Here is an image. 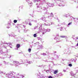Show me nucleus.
<instances>
[{
  "mask_svg": "<svg viewBox=\"0 0 78 78\" xmlns=\"http://www.w3.org/2000/svg\"><path fill=\"white\" fill-rule=\"evenodd\" d=\"M8 76H5L8 78H22L24 77V76L22 75H19V73L16 75V73L13 72H10L8 74Z\"/></svg>",
  "mask_w": 78,
  "mask_h": 78,
  "instance_id": "1",
  "label": "nucleus"
},
{
  "mask_svg": "<svg viewBox=\"0 0 78 78\" xmlns=\"http://www.w3.org/2000/svg\"><path fill=\"white\" fill-rule=\"evenodd\" d=\"M59 4H58L59 6H62L64 7L65 6L64 2L63 1L60 0L59 2Z\"/></svg>",
  "mask_w": 78,
  "mask_h": 78,
  "instance_id": "2",
  "label": "nucleus"
},
{
  "mask_svg": "<svg viewBox=\"0 0 78 78\" xmlns=\"http://www.w3.org/2000/svg\"><path fill=\"white\" fill-rule=\"evenodd\" d=\"M43 31L44 32L40 30V31H41L42 33L43 34H44L46 32H50V29H45L44 28L43 29Z\"/></svg>",
  "mask_w": 78,
  "mask_h": 78,
  "instance_id": "3",
  "label": "nucleus"
},
{
  "mask_svg": "<svg viewBox=\"0 0 78 78\" xmlns=\"http://www.w3.org/2000/svg\"><path fill=\"white\" fill-rule=\"evenodd\" d=\"M48 7H43L42 8H41V9H42L43 11H46V13L47 14H49V13L48 12Z\"/></svg>",
  "mask_w": 78,
  "mask_h": 78,
  "instance_id": "4",
  "label": "nucleus"
},
{
  "mask_svg": "<svg viewBox=\"0 0 78 78\" xmlns=\"http://www.w3.org/2000/svg\"><path fill=\"white\" fill-rule=\"evenodd\" d=\"M65 53L66 54H68V55H69V54H70L71 53V51L69 49H65Z\"/></svg>",
  "mask_w": 78,
  "mask_h": 78,
  "instance_id": "5",
  "label": "nucleus"
},
{
  "mask_svg": "<svg viewBox=\"0 0 78 78\" xmlns=\"http://www.w3.org/2000/svg\"><path fill=\"white\" fill-rule=\"evenodd\" d=\"M47 6L48 8V7H53V6H55V5L53 4H51L48 3H47Z\"/></svg>",
  "mask_w": 78,
  "mask_h": 78,
  "instance_id": "6",
  "label": "nucleus"
},
{
  "mask_svg": "<svg viewBox=\"0 0 78 78\" xmlns=\"http://www.w3.org/2000/svg\"><path fill=\"white\" fill-rule=\"evenodd\" d=\"M13 63L14 64V65L16 66H19V65L21 64V63H19L18 62H16L15 61H13Z\"/></svg>",
  "mask_w": 78,
  "mask_h": 78,
  "instance_id": "7",
  "label": "nucleus"
},
{
  "mask_svg": "<svg viewBox=\"0 0 78 78\" xmlns=\"http://www.w3.org/2000/svg\"><path fill=\"white\" fill-rule=\"evenodd\" d=\"M20 47V44H18L16 45V48H15V50H18V48Z\"/></svg>",
  "mask_w": 78,
  "mask_h": 78,
  "instance_id": "8",
  "label": "nucleus"
},
{
  "mask_svg": "<svg viewBox=\"0 0 78 78\" xmlns=\"http://www.w3.org/2000/svg\"><path fill=\"white\" fill-rule=\"evenodd\" d=\"M9 36H11V37H12V36H13V37H15V39H17V36L16 35H13V34H11V35L10 34H9Z\"/></svg>",
  "mask_w": 78,
  "mask_h": 78,
  "instance_id": "9",
  "label": "nucleus"
},
{
  "mask_svg": "<svg viewBox=\"0 0 78 78\" xmlns=\"http://www.w3.org/2000/svg\"><path fill=\"white\" fill-rule=\"evenodd\" d=\"M38 46L37 47L38 49H41V48H43V46L42 45H38Z\"/></svg>",
  "mask_w": 78,
  "mask_h": 78,
  "instance_id": "10",
  "label": "nucleus"
},
{
  "mask_svg": "<svg viewBox=\"0 0 78 78\" xmlns=\"http://www.w3.org/2000/svg\"><path fill=\"white\" fill-rule=\"evenodd\" d=\"M7 25L8 27H7V28H9L11 27V23H7Z\"/></svg>",
  "mask_w": 78,
  "mask_h": 78,
  "instance_id": "11",
  "label": "nucleus"
},
{
  "mask_svg": "<svg viewBox=\"0 0 78 78\" xmlns=\"http://www.w3.org/2000/svg\"><path fill=\"white\" fill-rule=\"evenodd\" d=\"M50 17H54V16L53 15V13H51L50 14V16H48V18H50Z\"/></svg>",
  "mask_w": 78,
  "mask_h": 78,
  "instance_id": "12",
  "label": "nucleus"
},
{
  "mask_svg": "<svg viewBox=\"0 0 78 78\" xmlns=\"http://www.w3.org/2000/svg\"><path fill=\"white\" fill-rule=\"evenodd\" d=\"M3 44H6L7 45V47H8V46H9V45H11V43H6V41H5L4 42V43H3Z\"/></svg>",
  "mask_w": 78,
  "mask_h": 78,
  "instance_id": "13",
  "label": "nucleus"
},
{
  "mask_svg": "<svg viewBox=\"0 0 78 78\" xmlns=\"http://www.w3.org/2000/svg\"><path fill=\"white\" fill-rule=\"evenodd\" d=\"M70 75H71V76H74V78H75V75L76 74L73 73V72H71L70 73Z\"/></svg>",
  "mask_w": 78,
  "mask_h": 78,
  "instance_id": "14",
  "label": "nucleus"
},
{
  "mask_svg": "<svg viewBox=\"0 0 78 78\" xmlns=\"http://www.w3.org/2000/svg\"><path fill=\"white\" fill-rule=\"evenodd\" d=\"M0 74H3V75H6V73L4 72L3 71H2L0 70Z\"/></svg>",
  "mask_w": 78,
  "mask_h": 78,
  "instance_id": "15",
  "label": "nucleus"
},
{
  "mask_svg": "<svg viewBox=\"0 0 78 78\" xmlns=\"http://www.w3.org/2000/svg\"><path fill=\"white\" fill-rule=\"evenodd\" d=\"M60 37H61V38H66L67 37V36H60Z\"/></svg>",
  "mask_w": 78,
  "mask_h": 78,
  "instance_id": "16",
  "label": "nucleus"
},
{
  "mask_svg": "<svg viewBox=\"0 0 78 78\" xmlns=\"http://www.w3.org/2000/svg\"><path fill=\"white\" fill-rule=\"evenodd\" d=\"M36 45H39V42L36 43H34L33 44V46H36Z\"/></svg>",
  "mask_w": 78,
  "mask_h": 78,
  "instance_id": "17",
  "label": "nucleus"
},
{
  "mask_svg": "<svg viewBox=\"0 0 78 78\" xmlns=\"http://www.w3.org/2000/svg\"><path fill=\"white\" fill-rule=\"evenodd\" d=\"M76 4H78V0H73Z\"/></svg>",
  "mask_w": 78,
  "mask_h": 78,
  "instance_id": "18",
  "label": "nucleus"
},
{
  "mask_svg": "<svg viewBox=\"0 0 78 78\" xmlns=\"http://www.w3.org/2000/svg\"><path fill=\"white\" fill-rule=\"evenodd\" d=\"M2 48L0 47V54L2 55Z\"/></svg>",
  "mask_w": 78,
  "mask_h": 78,
  "instance_id": "19",
  "label": "nucleus"
},
{
  "mask_svg": "<svg viewBox=\"0 0 78 78\" xmlns=\"http://www.w3.org/2000/svg\"><path fill=\"white\" fill-rule=\"evenodd\" d=\"M58 70H55L54 71V74H56V73H58Z\"/></svg>",
  "mask_w": 78,
  "mask_h": 78,
  "instance_id": "20",
  "label": "nucleus"
},
{
  "mask_svg": "<svg viewBox=\"0 0 78 78\" xmlns=\"http://www.w3.org/2000/svg\"><path fill=\"white\" fill-rule=\"evenodd\" d=\"M65 16L66 17H68L70 16V14H65Z\"/></svg>",
  "mask_w": 78,
  "mask_h": 78,
  "instance_id": "21",
  "label": "nucleus"
},
{
  "mask_svg": "<svg viewBox=\"0 0 78 78\" xmlns=\"http://www.w3.org/2000/svg\"><path fill=\"white\" fill-rule=\"evenodd\" d=\"M44 25H45V26H50V24H46L45 23H44Z\"/></svg>",
  "mask_w": 78,
  "mask_h": 78,
  "instance_id": "22",
  "label": "nucleus"
},
{
  "mask_svg": "<svg viewBox=\"0 0 78 78\" xmlns=\"http://www.w3.org/2000/svg\"><path fill=\"white\" fill-rule=\"evenodd\" d=\"M41 55H43V56H46V55L45 53H43L41 54Z\"/></svg>",
  "mask_w": 78,
  "mask_h": 78,
  "instance_id": "23",
  "label": "nucleus"
},
{
  "mask_svg": "<svg viewBox=\"0 0 78 78\" xmlns=\"http://www.w3.org/2000/svg\"><path fill=\"white\" fill-rule=\"evenodd\" d=\"M3 62L4 64H8L9 63L8 62H6L5 61H4Z\"/></svg>",
  "mask_w": 78,
  "mask_h": 78,
  "instance_id": "24",
  "label": "nucleus"
},
{
  "mask_svg": "<svg viewBox=\"0 0 78 78\" xmlns=\"http://www.w3.org/2000/svg\"><path fill=\"white\" fill-rule=\"evenodd\" d=\"M27 56H28V58H31V54L29 55H27Z\"/></svg>",
  "mask_w": 78,
  "mask_h": 78,
  "instance_id": "25",
  "label": "nucleus"
},
{
  "mask_svg": "<svg viewBox=\"0 0 78 78\" xmlns=\"http://www.w3.org/2000/svg\"><path fill=\"white\" fill-rule=\"evenodd\" d=\"M28 3L29 4V5H32L33 4V3L32 2H29Z\"/></svg>",
  "mask_w": 78,
  "mask_h": 78,
  "instance_id": "26",
  "label": "nucleus"
},
{
  "mask_svg": "<svg viewBox=\"0 0 78 78\" xmlns=\"http://www.w3.org/2000/svg\"><path fill=\"white\" fill-rule=\"evenodd\" d=\"M40 27H39V29L41 30L42 29V25H40Z\"/></svg>",
  "mask_w": 78,
  "mask_h": 78,
  "instance_id": "27",
  "label": "nucleus"
},
{
  "mask_svg": "<svg viewBox=\"0 0 78 78\" xmlns=\"http://www.w3.org/2000/svg\"><path fill=\"white\" fill-rule=\"evenodd\" d=\"M13 22H14V23H17V20H14Z\"/></svg>",
  "mask_w": 78,
  "mask_h": 78,
  "instance_id": "28",
  "label": "nucleus"
},
{
  "mask_svg": "<svg viewBox=\"0 0 78 78\" xmlns=\"http://www.w3.org/2000/svg\"><path fill=\"white\" fill-rule=\"evenodd\" d=\"M7 53H5V52H3V55L4 56H5V55H7Z\"/></svg>",
  "mask_w": 78,
  "mask_h": 78,
  "instance_id": "29",
  "label": "nucleus"
},
{
  "mask_svg": "<svg viewBox=\"0 0 78 78\" xmlns=\"http://www.w3.org/2000/svg\"><path fill=\"white\" fill-rule=\"evenodd\" d=\"M31 49L30 48L28 49V51H29V53H30V52H31Z\"/></svg>",
  "mask_w": 78,
  "mask_h": 78,
  "instance_id": "30",
  "label": "nucleus"
},
{
  "mask_svg": "<svg viewBox=\"0 0 78 78\" xmlns=\"http://www.w3.org/2000/svg\"><path fill=\"white\" fill-rule=\"evenodd\" d=\"M68 66L69 67H72V64L71 63H69L68 64Z\"/></svg>",
  "mask_w": 78,
  "mask_h": 78,
  "instance_id": "31",
  "label": "nucleus"
},
{
  "mask_svg": "<svg viewBox=\"0 0 78 78\" xmlns=\"http://www.w3.org/2000/svg\"><path fill=\"white\" fill-rule=\"evenodd\" d=\"M27 63H28L29 64H31V63H32V62L29 61V62H27Z\"/></svg>",
  "mask_w": 78,
  "mask_h": 78,
  "instance_id": "32",
  "label": "nucleus"
},
{
  "mask_svg": "<svg viewBox=\"0 0 78 78\" xmlns=\"http://www.w3.org/2000/svg\"><path fill=\"white\" fill-rule=\"evenodd\" d=\"M76 59H73V61L75 62H76Z\"/></svg>",
  "mask_w": 78,
  "mask_h": 78,
  "instance_id": "33",
  "label": "nucleus"
},
{
  "mask_svg": "<svg viewBox=\"0 0 78 78\" xmlns=\"http://www.w3.org/2000/svg\"><path fill=\"white\" fill-rule=\"evenodd\" d=\"M65 38L66 39V42H69V40H68V39L67 38H67Z\"/></svg>",
  "mask_w": 78,
  "mask_h": 78,
  "instance_id": "34",
  "label": "nucleus"
},
{
  "mask_svg": "<svg viewBox=\"0 0 78 78\" xmlns=\"http://www.w3.org/2000/svg\"><path fill=\"white\" fill-rule=\"evenodd\" d=\"M36 36H37V35H36V34H34V37H36Z\"/></svg>",
  "mask_w": 78,
  "mask_h": 78,
  "instance_id": "35",
  "label": "nucleus"
},
{
  "mask_svg": "<svg viewBox=\"0 0 78 78\" xmlns=\"http://www.w3.org/2000/svg\"><path fill=\"white\" fill-rule=\"evenodd\" d=\"M34 1H37V2H41V0H34Z\"/></svg>",
  "mask_w": 78,
  "mask_h": 78,
  "instance_id": "36",
  "label": "nucleus"
},
{
  "mask_svg": "<svg viewBox=\"0 0 78 78\" xmlns=\"http://www.w3.org/2000/svg\"><path fill=\"white\" fill-rule=\"evenodd\" d=\"M28 31V30H24V32H25V33H27V31Z\"/></svg>",
  "mask_w": 78,
  "mask_h": 78,
  "instance_id": "37",
  "label": "nucleus"
},
{
  "mask_svg": "<svg viewBox=\"0 0 78 78\" xmlns=\"http://www.w3.org/2000/svg\"><path fill=\"white\" fill-rule=\"evenodd\" d=\"M72 22L69 23L68 24V25H72Z\"/></svg>",
  "mask_w": 78,
  "mask_h": 78,
  "instance_id": "38",
  "label": "nucleus"
},
{
  "mask_svg": "<svg viewBox=\"0 0 78 78\" xmlns=\"http://www.w3.org/2000/svg\"><path fill=\"white\" fill-rule=\"evenodd\" d=\"M59 40V38L57 39V42H59L60 41L59 40Z\"/></svg>",
  "mask_w": 78,
  "mask_h": 78,
  "instance_id": "39",
  "label": "nucleus"
},
{
  "mask_svg": "<svg viewBox=\"0 0 78 78\" xmlns=\"http://www.w3.org/2000/svg\"><path fill=\"white\" fill-rule=\"evenodd\" d=\"M48 78H53V77L51 76H50L48 77Z\"/></svg>",
  "mask_w": 78,
  "mask_h": 78,
  "instance_id": "40",
  "label": "nucleus"
},
{
  "mask_svg": "<svg viewBox=\"0 0 78 78\" xmlns=\"http://www.w3.org/2000/svg\"><path fill=\"white\" fill-rule=\"evenodd\" d=\"M37 39L38 40H41V37H37Z\"/></svg>",
  "mask_w": 78,
  "mask_h": 78,
  "instance_id": "41",
  "label": "nucleus"
},
{
  "mask_svg": "<svg viewBox=\"0 0 78 78\" xmlns=\"http://www.w3.org/2000/svg\"><path fill=\"white\" fill-rule=\"evenodd\" d=\"M20 7L21 8V9H22V8H23V5H22L19 8H20Z\"/></svg>",
  "mask_w": 78,
  "mask_h": 78,
  "instance_id": "42",
  "label": "nucleus"
},
{
  "mask_svg": "<svg viewBox=\"0 0 78 78\" xmlns=\"http://www.w3.org/2000/svg\"><path fill=\"white\" fill-rule=\"evenodd\" d=\"M3 47H4V48H5L6 49V47H7V46H4Z\"/></svg>",
  "mask_w": 78,
  "mask_h": 78,
  "instance_id": "43",
  "label": "nucleus"
},
{
  "mask_svg": "<svg viewBox=\"0 0 78 78\" xmlns=\"http://www.w3.org/2000/svg\"><path fill=\"white\" fill-rule=\"evenodd\" d=\"M74 22H78V21L76 20H74Z\"/></svg>",
  "mask_w": 78,
  "mask_h": 78,
  "instance_id": "44",
  "label": "nucleus"
},
{
  "mask_svg": "<svg viewBox=\"0 0 78 78\" xmlns=\"http://www.w3.org/2000/svg\"><path fill=\"white\" fill-rule=\"evenodd\" d=\"M29 25H30V26H31V25H32V24H31V23H29Z\"/></svg>",
  "mask_w": 78,
  "mask_h": 78,
  "instance_id": "45",
  "label": "nucleus"
},
{
  "mask_svg": "<svg viewBox=\"0 0 78 78\" xmlns=\"http://www.w3.org/2000/svg\"><path fill=\"white\" fill-rule=\"evenodd\" d=\"M37 28V26H36L34 28V30H36V28Z\"/></svg>",
  "mask_w": 78,
  "mask_h": 78,
  "instance_id": "46",
  "label": "nucleus"
},
{
  "mask_svg": "<svg viewBox=\"0 0 78 78\" xmlns=\"http://www.w3.org/2000/svg\"><path fill=\"white\" fill-rule=\"evenodd\" d=\"M55 24V23L54 22H52V23H51V25H53V24Z\"/></svg>",
  "mask_w": 78,
  "mask_h": 78,
  "instance_id": "47",
  "label": "nucleus"
},
{
  "mask_svg": "<svg viewBox=\"0 0 78 78\" xmlns=\"http://www.w3.org/2000/svg\"><path fill=\"white\" fill-rule=\"evenodd\" d=\"M33 22H37V21L36 20H35L34 21L32 20Z\"/></svg>",
  "mask_w": 78,
  "mask_h": 78,
  "instance_id": "48",
  "label": "nucleus"
},
{
  "mask_svg": "<svg viewBox=\"0 0 78 78\" xmlns=\"http://www.w3.org/2000/svg\"><path fill=\"white\" fill-rule=\"evenodd\" d=\"M0 58H1V59H4V58H3V57H0Z\"/></svg>",
  "mask_w": 78,
  "mask_h": 78,
  "instance_id": "49",
  "label": "nucleus"
},
{
  "mask_svg": "<svg viewBox=\"0 0 78 78\" xmlns=\"http://www.w3.org/2000/svg\"><path fill=\"white\" fill-rule=\"evenodd\" d=\"M26 0L27 2H28H28H29V0Z\"/></svg>",
  "mask_w": 78,
  "mask_h": 78,
  "instance_id": "50",
  "label": "nucleus"
},
{
  "mask_svg": "<svg viewBox=\"0 0 78 78\" xmlns=\"http://www.w3.org/2000/svg\"><path fill=\"white\" fill-rule=\"evenodd\" d=\"M23 27H24V28H25V27H26L25 26L23 25Z\"/></svg>",
  "mask_w": 78,
  "mask_h": 78,
  "instance_id": "51",
  "label": "nucleus"
},
{
  "mask_svg": "<svg viewBox=\"0 0 78 78\" xmlns=\"http://www.w3.org/2000/svg\"><path fill=\"white\" fill-rule=\"evenodd\" d=\"M58 39L57 37H55V38L54 39H55V40H56V39Z\"/></svg>",
  "mask_w": 78,
  "mask_h": 78,
  "instance_id": "52",
  "label": "nucleus"
},
{
  "mask_svg": "<svg viewBox=\"0 0 78 78\" xmlns=\"http://www.w3.org/2000/svg\"><path fill=\"white\" fill-rule=\"evenodd\" d=\"M25 23L26 24H28V22H25Z\"/></svg>",
  "mask_w": 78,
  "mask_h": 78,
  "instance_id": "53",
  "label": "nucleus"
},
{
  "mask_svg": "<svg viewBox=\"0 0 78 78\" xmlns=\"http://www.w3.org/2000/svg\"><path fill=\"white\" fill-rule=\"evenodd\" d=\"M57 58H59V56L58 55H56Z\"/></svg>",
  "mask_w": 78,
  "mask_h": 78,
  "instance_id": "54",
  "label": "nucleus"
},
{
  "mask_svg": "<svg viewBox=\"0 0 78 78\" xmlns=\"http://www.w3.org/2000/svg\"><path fill=\"white\" fill-rule=\"evenodd\" d=\"M63 72H66V70H63Z\"/></svg>",
  "mask_w": 78,
  "mask_h": 78,
  "instance_id": "55",
  "label": "nucleus"
},
{
  "mask_svg": "<svg viewBox=\"0 0 78 78\" xmlns=\"http://www.w3.org/2000/svg\"><path fill=\"white\" fill-rule=\"evenodd\" d=\"M72 18H73V19H76V18H73V17H72Z\"/></svg>",
  "mask_w": 78,
  "mask_h": 78,
  "instance_id": "56",
  "label": "nucleus"
},
{
  "mask_svg": "<svg viewBox=\"0 0 78 78\" xmlns=\"http://www.w3.org/2000/svg\"><path fill=\"white\" fill-rule=\"evenodd\" d=\"M59 74H60V75H62V73H59ZM59 74H58V75H59Z\"/></svg>",
  "mask_w": 78,
  "mask_h": 78,
  "instance_id": "57",
  "label": "nucleus"
},
{
  "mask_svg": "<svg viewBox=\"0 0 78 78\" xmlns=\"http://www.w3.org/2000/svg\"><path fill=\"white\" fill-rule=\"evenodd\" d=\"M48 21L46 20H45V22H47Z\"/></svg>",
  "mask_w": 78,
  "mask_h": 78,
  "instance_id": "58",
  "label": "nucleus"
},
{
  "mask_svg": "<svg viewBox=\"0 0 78 78\" xmlns=\"http://www.w3.org/2000/svg\"><path fill=\"white\" fill-rule=\"evenodd\" d=\"M76 46H78V42L77 43V44L76 45Z\"/></svg>",
  "mask_w": 78,
  "mask_h": 78,
  "instance_id": "59",
  "label": "nucleus"
},
{
  "mask_svg": "<svg viewBox=\"0 0 78 78\" xmlns=\"http://www.w3.org/2000/svg\"><path fill=\"white\" fill-rule=\"evenodd\" d=\"M32 17H34V16L32 15Z\"/></svg>",
  "mask_w": 78,
  "mask_h": 78,
  "instance_id": "60",
  "label": "nucleus"
},
{
  "mask_svg": "<svg viewBox=\"0 0 78 78\" xmlns=\"http://www.w3.org/2000/svg\"><path fill=\"white\" fill-rule=\"evenodd\" d=\"M76 39H78V37H76Z\"/></svg>",
  "mask_w": 78,
  "mask_h": 78,
  "instance_id": "61",
  "label": "nucleus"
},
{
  "mask_svg": "<svg viewBox=\"0 0 78 78\" xmlns=\"http://www.w3.org/2000/svg\"><path fill=\"white\" fill-rule=\"evenodd\" d=\"M57 19L58 20V21L59 22V20H58V18H57Z\"/></svg>",
  "mask_w": 78,
  "mask_h": 78,
  "instance_id": "62",
  "label": "nucleus"
},
{
  "mask_svg": "<svg viewBox=\"0 0 78 78\" xmlns=\"http://www.w3.org/2000/svg\"><path fill=\"white\" fill-rule=\"evenodd\" d=\"M37 8H39V6H37Z\"/></svg>",
  "mask_w": 78,
  "mask_h": 78,
  "instance_id": "63",
  "label": "nucleus"
},
{
  "mask_svg": "<svg viewBox=\"0 0 78 78\" xmlns=\"http://www.w3.org/2000/svg\"><path fill=\"white\" fill-rule=\"evenodd\" d=\"M76 20H78V18H76Z\"/></svg>",
  "mask_w": 78,
  "mask_h": 78,
  "instance_id": "64",
  "label": "nucleus"
}]
</instances>
